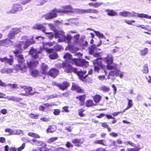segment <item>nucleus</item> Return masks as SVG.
<instances>
[{
	"label": "nucleus",
	"mask_w": 151,
	"mask_h": 151,
	"mask_svg": "<svg viewBox=\"0 0 151 151\" xmlns=\"http://www.w3.org/2000/svg\"><path fill=\"white\" fill-rule=\"evenodd\" d=\"M68 66H68L66 65L65 67V71L67 73L74 72L78 76L79 78L81 80L84 81V79H86L87 76L86 75L84 76V75L86 73V71H78L76 68H73L72 66Z\"/></svg>",
	"instance_id": "obj_7"
},
{
	"label": "nucleus",
	"mask_w": 151,
	"mask_h": 151,
	"mask_svg": "<svg viewBox=\"0 0 151 151\" xmlns=\"http://www.w3.org/2000/svg\"><path fill=\"white\" fill-rule=\"evenodd\" d=\"M48 25L50 29H51L52 30L55 31V27L53 24H48Z\"/></svg>",
	"instance_id": "obj_58"
},
{
	"label": "nucleus",
	"mask_w": 151,
	"mask_h": 151,
	"mask_svg": "<svg viewBox=\"0 0 151 151\" xmlns=\"http://www.w3.org/2000/svg\"><path fill=\"white\" fill-rule=\"evenodd\" d=\"M22 41L17 42L15 46L19 50L17 49L14 52L15 56L17 57V60L19 64L16 65L15 68L17 70H20L22 72H25L26 71V67L24 63V60L23 56L19 54L23 50L27 49L30 45L35 43L33 40V38L31 39H28L27 36H23L21 37Z\"/></svg>",
	"instance_id": "obj_2"
},
{
	"label": "nucleus",
	"mask_w": 151,
	"mask_h": 151,
	"mask_svg": "<svg viewBox=\"0 0 151 151\" xmlns=\"http://www.w3.org/2000/svg\"><path fill=\"white\" fill-rule=\"evenodd\" d=\"M54 43L53 42H43L42 47H40L39 49L31 47L29 51V54L34 58H41L43 56L42 53L43 50H45L48 53H51L52 52V49L48 48L47 47L53 45Z\"/></svg>",
	"instance_id": "obj_4"
},
{
	"label": "nucleus",
	"mask_w": 151,
	"mask_h": 151,
	"mask_svg": "<svg viewBox=\"0 0 151 151\" xmlns=\"http://www.w3.org/2000/svg\"><path fill=\"white\" fill-rule=\"evenodd\" d=\"M95 143L97 144H100L103 145H106V141L103 140H99L95 141Z\"/></svg>",
	"instance_id": "obj_37"
},
{
	"label": "nucleus",
	"mask_w": 151,
	"mask_h": 151,
	"mask_svg": "<svg viewBox=\"0 0 151 151\" xmlns=\"http://www.w3.org/2000/svg\"><path fill=\"white\" fill-rule=\"evenodd\" d=\"M8 86H10V87L12 88H16L17 87V85L16 84H9L8 85Z\"/></svg>",
	"instance_id": "obj_63"
},
{
	"label": "nucleus",
	"mask_w": 151,
	"mask_h": 151,
	"mask_svg": "<svg viewBox=\"0 0 151 151\" xmlns=\"http://www.w3.org/2000/svg\"><path fill=\"white\" fill-rule=\"evenodd\" d=\"M49 57L52 59H55L58 58V55L56 52L52 53L50 55Z\"/></svg>",
	"instance_id": "obj_32"
},
{
	"label": "nucleus",
	"mask_w": 151,
	"mask_h": 151,
	"mask_svg": "<svg viewBox=\"0 0 151 151\" xmlns=\"http://www.w3.org/2000/svg\"><path fill=\"white\" fill-rule=\"evenodd\" d=\"M20 91L21 93L19 94V95L24 96L22 93L24 92L25 91V89H24V86H20Z\"/></svg>",
	"instance_id": "obj_54"
},
{
	"label": "nucleus",
	"mask_w": 151,
	"mask_h": 151,
	"mask_svg": "<svg viewBox=\"0 0 151 151\" xmlns=\"http://www.w3.org/2000/svg\"><path fill=\"white\" fill-rule=\"evenodd\" d=\"M12 44L13 42L8 39L0 41V45H1L7 47Z\"/></svg>",
	"instance_id": "obj_14"
},
{
	"label": "nucleus",
	"mask_w": 151,
	"mask_h": 151,
	"mask_svg": "<svg viewBox=\"0 0 151 151\" xmlns=\"http://www.w3.org/2000/svg\"><path fill=\"white\" fill-rule=\"evenodd\" d=\"M86 106L88 107L92 106L93 105H95L91 100H87L86 103Z\"/></svg>",
	"instance_id": "obj_31"
},
{
	"label": "nucleus",
	"mask_w": 151,
	"mask_h": 151,
	"mask_svg": "<svg viewBox=\"0 0 151 151\" xmlns=\"http://www.w3.org/2000/svg\"><path fill=\"white\" fill-rule=\"evenodd\" d=\"M22 8L21 5L16 4L14 5L13 8L11 10L6 12V13L9 14H15L17 11H21Z\"/></svg>",
	"instance_id": "obj_10"
},
{
	"label": "nucleus",
	"mask_w": 151,
	"mask_h": 151,
	"mask_svg": "<svg viewBox=\"0 0 151 151\" xmlns=\"http://www.w3.org/2000/svg\"><path fill=\"white\" fill-rule=\"evenodd\" d=\"M94 31L95 32L96 35L98 37L100 38H104V36L102 33H100L99 31H96L95 30H94Z\"/></svg>",
	"instance_id": "obj_42"
},
{
	"label": "nucleus",
	"mask_w": 151,
	"mask_h": 151,
	"mask_svg": "<svg viewBox=\"0 0 151 151\" xmlns=\"http://www.w3.org/2000/svg\"><path fill=\"white\" fill-rule=\"evenodd\" d=\"M11 30L12 32H13L15 35L21 32L20 29L17 28H13Z\"/></svg>",
	"instance_id": "obj_39"
},
{
	"label": "nucleus",
	"mask_w": 151,
	"mask_h": 151,
	"mask_svg": "<svg viewBox=\"0 0 151 151\" xmlns=\"http://www.w3.org/2000/svg\"><path fill=\"white\" fill-rule=\"evenodd\" d=\"M60 111L59 109H56L54 110L53 113L55 115H58L60 114Z\"/></svg>",
	"instance_id": "obj_55"
},
{
	"label": "nucleus",
	"mask_w": 151,
	"mask_h": 151,
	"mask_svg": "<svg viewBox=\"0 0 151 151\" xmlns=\"http://www.w3.org/2000/svg\"><path fill=\"white\" fill-rule=\"evenodd\" d=\"M39 73V72L37 70H34L32 71L31 75L34 77H37Z\"/></svg>",
	"instance_id": "obj_38"
},
{
	"label": "nucleus",
	"mask_w": 151,
	"mask_h": 151,
	"mask_svg": "<svg viewBox=\"0 0 151 151\" xmlns=\"http://www.w3.org/2000/svg\"><path fill=\"white\" fill-rule=\"evenodd\" d=\"M63 9H55L51 12L45 16V18L49 19L56 17V13H67L69 12H75L80 13H94L97 14L98 11L95 9H73L70 6H63Z\"/></svg>",
	"instance_id": "obj_3"
},
{
	"label": "nucleus",
	"mask_w": 151,
	"mask_h": 151,
	"mask_svg": "<svg viewBox=\"0 0 151 151\" xmlns=\"http://www.w3.org/2000/svg\"><path fill=\"white\" fill-rule=\"evenodd\" d=\"M37 140L36 139H34L30 140H28L27 142H29L32 145H36Z\"/></svg>",
	"instance_id": "obj_52"
},
{
	"label": "nucleus",
	"mask_w": 151,
	"mask_h": 151,
	"mask_svg": "<svg viewBox=\"0 0 151 151\" xmlns=\"http://www.w3.org/2000/svg\"><path fill=\"white\" fill-rule=\"evenodd\" d=\"M80 35L77 34L73 36L74 41L73 44L75 45H79L81 44V41L83 39L85 38V36H82V38H79Z\"/></svg>",
	"instance_id": "obj_11"
},
{
	"label": "nucleus",
	"mask_w": 151,
	"mask_h": 151,
	"mask_svg": "<svg viewBox=\"0 0 151 151\" xmlns=\"http://www.w3.org/2000/svg\"><path fill=\"white\" fill-rule=\"evenodd\" d=\"M49 75L54 78L58 74V71L56 69L52 68L48 73Z\"/></svg>",
	"instance_id": "obj_15"
},
{
	"label": "nucleus",
	"mask_w": 151,
	"mask_h": 151,
	"mask_svg": "<svg viewBox=\"0 0 151 151\" xmlns=\"http://www.w3.org/2000/svg\"><path fill=\"white\" fill-rule=\"evenodd\" d=\"M97 48L96 46L94 45H92L89 48V52L90 54L93 55L95 52V51L96 50Z\"/></svg>",
	"instance_id": "obj_28"
},
{
	"label": "nucleus",
	"mask_w": 151,
	"mask_h": 151,
	"mask_svg": "<svg viewBox=\"0 0 151 151\" xmlns=\"http://www.w3.org/2000/svg\"><path fill=\"white\" fill-rule=\"evenodd\" d=\"M106 11L108 14L109 16H114L118 15L115 11L112 10L107 9Z\"/></svg>",
	"instance_id": "obj_29"
},
{
	"label": "nucleus",
	"mask_w": 151,
	"mask_h": 151,
	"mask_svg": "<svg viewBox=\"0 0 151 151\" xmlns=\"http://www.w3.org/2000/svg\"><path fill=\"white\" fill-rule=\"evenodd\" d=\"M36 145L37 146H42V147L39 148L40 151H49V150L46 147L47 145L42 141L37 140Z\"/></svg>",
	"instance_id": "obj_12"
},
{
	"label": "nucleus",
	"mask_w": 151,
	"mask_h": 151,
	"mask_svg": "<svg viewBox=\"0 0 151 151\" xmlns=\"http://www.w3.org/2000/svg\"><path fill=\"white\" fill-rule=\"evenodd\" d=\"M76 99H78L81 101L80 104L81 105H84V101L85 99V96L84 95L79 96L76 97Z\"/></svg>",
	"instance_id": "obj_27"
},
{
	"label": "nucleus",
	"mask_w": 151,
	"mask_h": 151,
	"mask_svg": "<svg viewBox=\"0 0 151 151\" xmlns=\"http://www.w3.org/2000/svg\"><path fill=\"white\" fill-rule=\"evenodd\" d=\"M93 99L95 102L96 103L98 102L101 98V97L99 95H96L94 96Z\"/></svg>",
	"instance_id": "obj_33"
},
{
	"label": "nucleus",
	"mask_w": 151,
	"mask_h": 151,
	"mask_svg": "<svg viewBox=\"0 0 151 151\" xmlns=\"http://www.w3.org/2000/svg\"><path fill=\"white\" fill-rule=\"evenodd\" d=\"M66 146L67 147H73V145L72 144L69 142H67L66 144Z\"/></svg>",
	"instance_id": "obj_62"
},
{
	"label": "nucleus",
	"mask_w": 151,
	"mask_h": 151,
	"mask_svg": "<svg viewBox=\"0 0 151 151\" xmlns=\"http://www.w3.org/2000/svg\"><path fill=\"white\" fill-rule=\"evenodd\" d=\"M72 38L71 35H67V36H63V37H60L58 40V42H64L67 41L68 43V47L65 49L66 50H68L69 51L72 53H74L77 51L78 49L76 47L73 46L71 44V39Z\"/></svg>",
	"instance_id": "obj_6"
},
{
	"label": "nucleus",
	"mask_w": 151,
	"mask_h": 151,
	"mask_svg": "<svg viewBox=\"0 0 151 151\" xmlns=\"http://www.w3.org/2000/svg\"><path fill=\"white\" fill-rule=\"evenodd\" d=\"M103 2L101 1L99 2H96L95 3V7L98 8L101 6L103 4Z\"/></svg>",
	"instance_id": "obj_51"
},
{
	"label": "nucleus",
	"mask_w": 151,
	"mask_h": 151,
	"mask_svg": "<svg viewBox=\"0 0 151 151\" xmlns=\"http://www.w3.org/2000/svg\"><path fill=\"white\" fill-rule=\"evenodd\" d=\"M127 100H128V102L127 107L126 108V109H128L132 107L133 104L132 101V100L129 99H127Z\"/></svg>",
	"instance_id": "obj_40"
},
{
	"label": "nucleus",
	"mask_w": 151,
	"mask_h": 151,
	"mask_svg": "<svg viewBox=\"0 0 151 151\" xmlns=\"http://www.w3.org/2000/svg\"><path fill=\"white\" fill-rule=\"evenodd\" d=\"M147 14H141L135 13L134 12H132V14L131 15V17H137L139 18H146Z\"/></svg>",
	"instance_id": "obj_19"
},
{
	"label": "nucleus",
	"mask_w": 151,
	"mask_h": 151,
	"mask_svg": "<svg viewBox=\"0 0 151 151\" xmlns=\"http://www.w3.org/2000/svg\"><path fill=\"white\" fill-rule=\"evenodd\" d=\"M1 72L3 73H6L9 74L12 72V70L10 69L4 68L1 69Z\"/></svg>",
	"instance_id": "obj_30"
},
{
	"label": "nucleus",
	"mask_w": 151,
	"mask_h": 151,
	"mask_svg": "<svg viewBox=\"0 0 151 151\" xmlns=\"http://www.w3.org/2000/svg\"><path fill=\"white\" fill-rule=\"evenodd\" d=\"M10 56L11 58L10 59L7 58L6 57L0 58V60L1 62H4L5 63H7L9 65H12L13 62V59L12 58V56L10 55Z\"/></svg>",
	"instance_id": "obj_16"
},
{
	"label": "nucleus",
	"mask_w": 151,
	"mask_h": 151,
	"mask_svg": "<svg viewBox=\"0 0 151 151\" xmlns=\"http://www.w3.org/2000/svg\"><path fill=\"white\" fill-rule=\"evenodd\" d=\"M21 134H23V131L20 130L15 129L13 130L12 134L13 135H19Z\"/></svg>",
	"instance_id": "obj_41"
},
{
	"label": "nucleus",
	"mask_w": 151,
	"mask_h": 151,
	"mask_svg": "<svg viewBox=\"0 0 151 151\" xmlns=\"http://www.w3.org/2000/svg\"><path fill=\"white\" fill-rule=\"evenodd\" d=\"M24 89H25V91L22 93L24 96H27L28 94L33 95L35 93L33 90L32 88L30 87H26L24 86Z\"/></svg>",
	"instance_id": "obj_13"
},
{
	"label": "nucleus",
	"mask_w": 151,
	"mask_h": 151,
	"mask_svg": "<svg viewBox=\"0 0 151 151\" xmlns=\"http://www.w3.org/2000/svg\"><path fill=\"white\" fill-rule=\"evenodd\" d=\"M101 89L103 91L106 92L109 90V88L105 86H102L101 88Z\"/></svg>",
	"instance_id": "obj_46"
},
{
	"label": "nucleus",
	"mask_w": 151,
	"mask_h": 151,
	"mask_svg": "<svg viewBox=\"0 0 151 151\" xmlns=\"http://www.w3.org/2000/svg\"><path fill=\"white\" fill-rule=\"evenodd\" d=\"M56 85L61 89L64 90L68 88L69 86V84L68 82H65L60 84L57 83Z\"/></svg>",
	"instance_id": "obj_17"
},
{
	"label": "nucleus",
	"mask_w": 151,
	"mask_h": 151,
	"mask_svg": "<svg viewBox=\"0 0 151 151\" xmlns=\"http://www.w3.org/2000/svg\"><path fill=\"white\" fill-rule=\"evenodd\" d=\"M47 1V0H37V5H41L44 4Z\"/></svg>",
	"instance_id": "obj_43"
},
{
	"label": "nucleus",
	"mask_w": 151,
	"mask_h": 151,
	"mask_svg": "<svg viewBox=\"0 0 151 151\" xmlns=\"http://www.w3.org/2000/svg\"><path fill=\"white\" fill-rule=\"evenodd\" d=\"M63 58L66 60L62 65L63 67L65 70L64 67L66 65L68 67V66H71V65L75 64L78 66L87 67L88 65V62L84 59L73 58L72 55L69 53H65Z\"/></svg>",
	"instance_id": "obj_5"
},
{
	"label": "nucleus",
	"mask_w": 151,
	"mask_h": 151,
	"mask_svg": "<svg viewBox=\"0 0 151 151\" xmlns=\"http://www.w3.org/2000/svg\"><path fill=\"white\" fill-rule=\"evenodd\" d=\"M4 98L8 100L15 102L20 101L22 99L13 96H6V95L3 93H0V98Z\"/></svg>",
	"instance_id": "obj_9"
},
{
	"label": "nucleus",
	"mask_w": 151,
	"mask_h": 151,
	"mask_svg": "<svg viewBox=\"0 0 151 151\" xmlns=\"http://www.w3.org/2000/svg\"><path fill=\"white\" fill-rule=\"evenodd\" d=\"M142 71L143 73H147L148 72L149 69L147 64H145L144 65Z\"/></svg>",
	"instance_id": "obj_36"
},
{
	"label": "nucleus",
	"mask_w": 151,
	"mask_h": 151,
	"mask_svg": "<svg viewBox=\"0 0 151 151\" xmlns=\"http://www.w3.org/2000/svg\"><path fill=\"white\" fill-rule=\"evenodd\" d=\"M120 49L119 47H115L114 49L112 50V52L114 53L119 52Z\"/></svg>",
	"instance_id": "obj_49"
},
{
	"label": "nucleus",
	"mask_w": 151,
	"mask_h": 151,
	"mask_svg": "<svg viewBox=\"0 0 151 151\" xmlns=\"http://www.w3.org/2000/svg\"><path fill=\"white\" fill-rule=\"evenodd\" d=\"M34 28L38 29H41L43 32L47 35V36L50 39H52L54 36V34L51 32H46L45 27L42 24H37L34 27Z\"/></svg>",
	"instance_id": "obj_8"
},
{
	"label": "nucleus",
	"mask_w": 151,
	"mask_h": 151,
	"mask_svg": "<svg viewBox=\"0 0 151 151\" xmlns=\"http://www.w3.org/2000/svg\"><path fill=\"white\" fill-rule=\"evenodd\" d=\"M84 111V110L83 109H80L78 111L79 115L81 117H83L84 116V114L83 113V112Z\"/></svg>",
	"instance_id": "obj_53"
},
{
	"label": "nucleus",
	"mask_w": 151,
	"mask_h": 151,
	"mask_svg": "<svg viewBox=\"0 0 151 151\" xmlns=\"http://www.w3.org/2000/svg\"><path fill=\"white\" fill-rule=\"evenodd\" d=\"M135 26L138 28H140L143 29L147 30V27L148 26V25L145 26L143 24H137Z\"/></svg>",
	"instance_id": "obj_44"
},
{
	"label": "nucleus",
	"mask_w": 151,
	"mask_h": 151,
	"mask_svg": "<svg viewBox=\"0 0 151 151\" xmlns=\"http://www.w3.org/2000/svg\"><path fill=\"white\" fill-rule=\"evenodd\" d=\"M72 89L73 90H76L79 93H81L83 91V90L77 84L75 83H73Z\"/></svg>",
	"instance_id": "obj_23"
},
{
	"label": "nucleus",
	"mask_w": 151,
	"mask_h": 151,
	"mask_svg": "<svg viewBox=\"0 0 151 151\" xmlns=\"http://www.w3.org/2000/svg\"><path fill=\"white\" fill-rule=\"evenodd\" d=\"M5 131L6 132L9 133H10V135L13 134L12 133L13 131V130H12V129L10 128H6L5 129Z\"/></svg>",
	"instance_id": "obj_56"
},
{
	"label": "nucleus",
	"mask_w": 151,
	"mask_h": 151,
	"mask_svg": "<svg viewBox=\"0 0 151 151\" xmlns=\"http://www.w3.org/2000/svg\"><path fill=\"white\" fill-rule=\"evenodd\" d=\"M98 78L101 81H103L105 78V76L104 75L100 76H98Z\"/></svg>",
	"instance_id": "obj_64"
},
{
	"label": "nucleus",
	"mask_w": 151,
	"mask_h": 151,
	"mask_svg": "<svg viewBox=\"0 0 151 151\" xmlns=\"http://www.w3.org/2000/svg\"><path fill=\"white\" fill-rule=\"evenodd\" d=\"M72 142L74 145L76 146H79L83 143L82 139H73L72 140Z\"/></svg>",
	"instance_id": "obj_20"
},
{
	"label": "nucleus",
	"mask_w": 151,
	"mask_h": 151,
	"mask_svg": "<svg viewBox=\"0 0 151 151\" xmlns=\"http://www.w3.org/2000/svg\"><path fill=\"white\" fill-rule=\"evenodd\" d=\"M25 144L23 143L21 146L19 147L17 149L18 151H21L25 147Z\"/></svg>",
	"instance_id": "obj_57"
},
{
	"label": "nucleus",
	"mask_w": 151,
	"mask_h": 151,
	"mask_svg": "<svg viewBox=\"0 0 151 151\" xmlns=\"http://www.w3.org/2000/svg\"><path fill=\"white\" fill-rule=\"evenodd\" d=\"M145 78L148 83H151V76H146Z\"/></svg>",
	"instance_id": "obj_59"
},
{
	"label": "nucleus",
	"mask_w": 151,
	"mask_h": 151,
	"mask_svg": "<svg viewBox=\"0 0 151 151\" xmlns=\"http://www.w3.org/2000/svg\"><path fill=\"white\" fill-rule=\"evenodd\" d=\"M65 36V33L63 30L55 32V38H58L59 39L60 37H63V36Z\"/></svg>",
	"instance_id": "obj_22"
},
{
	"label": "nucleus",
	"mask_w": 151,
	"mask_h": 151,
	"mask_svg": "<svg viewBox=\"0 0 151 151\" xmlns=\"http://www.w3.org/2000/svg\"><path fill=\"white\" fill-rule=\"evenodd\" d=\"M148 52V49L146 47L139 50V54L142 56L146 55Z\"/></svg>",
	"instance_id": "obj_26"
},
{
	"label": "nucleus",
	"mask_w": 151,
	"mask_h": 151,
	"mask_svg": "<svg viewBox=\"0 0 151 151\" xmlns=\"http://www.w3.org/2000/svg\"><path fill=\"white\" fill-rule=\"evenodd\" d=\"M119 15L124 17H129L132 14V12H129L126 11L120 12L119 13Z\"/></svg>",
	"instance_id": "obj_24"
},
{
	"label": "nucleus",
	"mask_w": 151,
	"mask_h": 151,
	"mask_svg": "<svg viewBox=\"0 0 151 151\" xmlns=\"http://www.w3.org/2000/svg\"><path fill=\"white\" fill-rule=\"evenodd\" d=\"M39 114H29V116L32 118L37 119L39 116Z\"/></svg>",
	"instance_id": "obj_45"
},
{
	"label": "nucleus",
	"mask_w": 151,
	"mask_h": 151,
	"mask_svg": "<svg viewBox=\"0 0 151 151\" xmlns=\"http://www.w3.org/2000/svg\"><path fill=\"white\" fill-rule=\"evenodd\" d=\"M41 67L42 73L43 74L48 73H47V72L48 69L47 65L43 63Z\"/></svg>",
	"instance_id": "obj_25"
},
{
	"label": "nucleus",
	"mask_w": 151,
	"mask_h": 151,
	"mask_svg": "<svg viewBox=\"0 0 151 151\" xmlns=\"http://www.w3.org/2000/svg\"><path fill=\"white\" fill-rule=\"evenodd\" d=\"M57 129L56 126L52 125L48 127L46 130V132L47 133H53L56 131Z\"/></svg>",
	"instance_id": "obj_21"
},
{
	"label": "nucleus",
	"mask_w": 151,
	"mask_h": 151,
	"mask_svg": "<svg viewBox=\"0 0 151 151\" xmlns=\"http://www.w3.org/2000/svg\"><path fill=\"white\" fill-rule=\"evenodd\" d=\"M15 35L13 33V32H12V30H11L8 36L10 39H14Z\"/></svg>",
	"instance_id": "obj_50"
},
{
	"label": "nucleus",
	"mask_w": 151,
	"mask_h": 151,
	"mask_svg": "<svg viewBox=\"0 0 151 151\" xmlns=\"http://www.w3.org/2000/svg\"><path fill=\"white\" fill-rule=\"evenodd\" d=\"M28 65L30 68H32L35 67L38 63L37 60H32L30 61L27 62Z\"/></svg>",
	"instance_id": "obj_18"
},
{
	"label": "nucleus",
	"mask_w": 151,
	"mask_h": 151,
	"mask_svg": "<svg viewBox=\"0 0 151 151\" xmlns=\"http://www.w3.org/2000/svg\"><path fill=\"white\" fill-rule=\"evenodd\" d=\"M28 135L30 136L35 138H39L40 137V136L38 134L33 132H29L28 133Z\"/></svg>",
	"instance_id": "obj_35"
},
{
	"label": "nucleus",
	"mask_w": 151,
	"mask_h": 151,
	"mask_svg": "<svg viewBox=\"0 0 151 151\" xmlns=\"http://www.w3.org/2000/svg\"><path fill=\"white\" fill-rule=\"evenodd\" d=\"M140 149L138 147H136L133 148H128L127 149V151H138Z\"/></svg>",
	"instance_id": "obj_48"
},
{
	"label": "nucleus",
	"mask_w": 151,
	"mask_h": 151,
	"mask_svg": "<svg viewBox=\"0 0 151 151\" xmlns=\"http://www.w3.org/2000/svg\"><path fill=\"white\" fill-rule=\"evenodd\" d=\"M124 22L127 24L129 25H131L134 26H135L136 25L133 24L132 23H134L135 21L134 20H127V19H125L124 20Z\"/></svg>",
	"instance_id": "obj_34"
},
{
	"label": "nucleus",
	"mask_w": 151,
	"mask_h": 151,
	"mask_svg": "<svg viewBox=\"0 0 151 151\" xmlns=\"http://www.w3.org/2000/svg\"><path fill=\"white\" fill-rule=\"evenodd\" d=\"M21 105H19V106H21L25 108H27V104L26 103H20Z\"/></svg>",
	"instance_id": "obj_60"
},
{
	"label": "nucleus",
	"mask_w": 151,
	"mask_h": 151,
	"mask_svg": "<svg viewBox=\"0 0 151 151\" xmlns=\"http://www.w3.org/2000/svg\"><path fill=\"white\" fill-rule=\"evenodd\" d=\"M110 142L111 143V146H116V141L113 140H110Z\"/></svg>",
	"instance_id": "obj_61"
},
{
	"label": "nucleus",
	"mask_w": 151,
	"mask_h": 151,
	"mask_svg": "<svg viewBox=\"0 0 151 151\" xmlns=\"http://www.w3.org/2000/svg\"><path fill=\"white\" fill-rule=\"evenodd\" d=\"M58 139V137L51 138L47 140V142L49 143H51L55 141Z\"/></svg>",
	"instance_id": "obj_47"
},
{
	"label": "nucleus",
	"mask_w": 151,
	"mask_h": 151,
	"mask_svg": "<svg viewBox=\"0 0 151 151\" xmlns=\"http://www.w3.org/2000/svg\"><path fill=\"white\" fill-rule=\"evenodd\" d=\"M113 62V58L111 55H108L106 57L104 58H97L93 61L95 70L98 72L100 69L101 68L104 70L106 75L107 73L105 70L106 68L108 70H111L109 72V76L115 75L122 78L124 73L119 70H118L120 68L118 64L115 63L110 64Z\"/></svg>",
	"instance_id": "obj_1"
}]
</instances>
